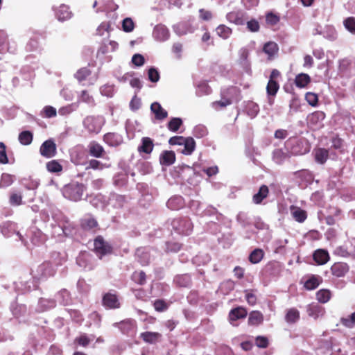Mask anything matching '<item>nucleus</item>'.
<instances>
[{
	"label": "nucleus",
	"instance_id": "1",
	"mask_svg": "<svg viewBox=\"0 0 355 355\" xmlns=\"http://www.w3.org/2000/svg\"><path fill=\"white\" fill-rule=\"evenodd\" d=\"M302 144V141L295 139L288 141L286 144V146L287 150H291L289 153L284 151L282 149L275 150L272 155L274 162L280 164L288 158L291 155H297L306 153L309 150L306 148L304 149L301 148L300 146Z\"/></svg>",
	"mask_w": 355,
	"mask_h": 355
},
{
	"label": "nucleus",
	"instance_id": "2",
	"mask_svg": "<svg viewBox=\"0 0 355 355\" xmlns=\"http://www.w3.org/2000/svg\"><path fill=\"white\" fill-rule=\"evenodd\" d=\"M85 190L83 184L72 182L63 187L62 194L65 198L76 202L82 198Z\"/></svg>",
	"mask_w": 355,
	"mask_h": 355
},
{
	"label": "nucleus",
	"instance_id": "3",
	"mask_svg": "<svg viewBox=\"0 0 355 355\" xmlns=\"http://www.w3.org/2000/svg\"><path fill=\"white\" fill-rule=\"evenodd\" d=\"M105 124V119L102 116H87L83 121L84 128L89 132L98 134Z\"/></svg>",
	"mask_w": 355,
	"mask_h": 355
},
{
	"label": "nucleus",
	"instance_id": "4",
	"mask_svg": "<svg viewBox=\"0 0 355 355\" xmlns=\"http://www.w3.org/2000/svg\"><path fill=\"white\" fill-rule=\"evenodd\" d=\"M17 50L15 42L10 41L7 34L3 31H0V53H15Z\"/></svg>",
	"mask_w": 355,
	"mask_h": 355
},
{
	"label": "nucleus",
	"instance_id": "5",
	"mask_svg": "<svg viewBox=\"0 0 355 355\" xmlns=\"http://www.w3.org/2000/svg\"><path fill=\"white\" fill-rule=\"evenodd\" d=\"M172 226L180 234H189L193 228L191 222L187 218L175 219L172 222Z\"/></svg>",
	"mask_w": 355,
	"mask_h": 355
},
{
	"label": "nucleus",
	"instance_id": "6",
	"mask_svg": "<svg viewBox=\"0 0 355 355\" xmlns=\"http://www.w3.org/2000/svg\"><path fill=\"white\" fill-rule=\"evenodd\" d=\"M94 250L96 254L101 258L111 252L110 246L105 243L102 237H97L94 241Z\"/></svg>",
	"mask_w": 355,
	"mask_h": 355
},
{
	"label": "nucleus",
	"instance_id": "7",
	"mask_svg": "<svg viewBox=\"0 0 355 355\" xmlns=\"http://www.w3.org/2000/svg\"><path fill=\"white\" fill-rule=\"evenodd\" d=\"M325 118V114L323 112L316 111L309 115L307 121L308 124L313 129H318L322 126L323 120Z\"/></svg>",
	"mask_w": 355,
	"mask_h": 355
},
{
	"label": "nucleus",
	"instance_id": "8",
	"mask_svg": "<svg viewBox=\"0 0 355 355\" xmlns=\"http://www.w3.org/2000/svg\"><path fill=\"white\" fill-rule=\"evenodd\" d=\"M40 153L42 156L50 158L53 157L56 153V146L54 141L49 139L44 141L40 148Z\"/></svg>",
	"mask_w": 355,
	"mask_h": 355
},
{
	"label": "nucleus",
	"instance_id": "9",
	"mask_svg": "<svg viewBox=\"0 0 355 355\" xmlns=\"http://www.w3.org/2000/svg\"><path fill=\"white\" fill-rule=\"evenodd\" d=\"M53 9L55 11L56 18L60 21L69 20L72 17V12L69 8L64 4H62L58 8L53 7Z\"/></svg>",
	"mask_w": 355,
	"mask_h": 355
},
{
	"label": "nucleus",
	"instance_id": "10",
	"mask_svg": "<svg viewBox=\"0 0 355 355\" xmlns=\"http://www.w3.org/2000/svg\"><path fill=\"white\" fill-rule=\"evenodd\" d=\"M169 31L165 26L159 24L154 28L153 37L155 40L164 42L169 38Z\"/></svg>",
	"mask_w": 355,
	"mask_h": 355
},
{
	"label": "nucleus",
	"instance_id": "11",
	"mask_svg": "<svg viewBox=\"0 0 355 355\" xmlns=\"http://www.w3.org/2000/svg\"><path fill=\"white\" fill-rule=\"evenodd\" d=\"M226 18L230 23L243 25L245 21V14L241 10H233L227 14Z\"/></svg>",
	"mask_w": 355,
	"mask_h": 355
},
{
	"label": "nucleus",
	"instance_id": "12",
	"mask_svg": "<svg viewBox=\"0 0 355 355\" xmlns=\"http://www.w3.org/2000/svg\"><path fill=\"white\" fill-rule=\"evenodd\" d=\"M279 88V85L278 83L275 80H269L267 87L266 91L268 94V103L269 105H272L274 103V97L275 96L277 92H278Z\"/></svg>",
	"mask_w": 355,
	"mask_h": 355
},
{
	"label": "nucleus",
	"instance_id": "13",
	"mask_svg": "<svg viewBox=\"0 0 355 355\" xmlns=\"http://www.w3.org/2000/svg\"><path fill=\"white\" fill-rule=\"evenodd\" d=\"M247 311L243 307H237L230 311L229 313V320L230 323L236 326L237 325L234 322L241 318H244L247 315Z\"/></svg>",
	"mask_w": 355,
	"mask_h": 355
},
{
	"label": "nucleus",
	"instance_id": "14",
	"mask_svg": "<svg viewBox=\"0 0 355 355\" xmlns=\"http://www.w3.org/2000/svg\"><path fill=\"white\" fill-rule=\"evenodd\" d=\"M263 51L268 56L269 60H272L278 53L279 46L274 42H268L263 45Z\"/></svg>",
	"mask_w": 355,
	"mask_h": 355
},
{
	"label": "nucleus",
	"instance_id": "15",
	"mask_svg": "<svg viewBox=\"0 0 355 355\" xmlns=\"http://www.w3.org/2000/svg\"><path fill=\"white\" fill-rule=\"evenodd\" d=\"M103 305L108 309H116L120 306L118 297L114 294L107 293L103 299Z\"/></svg>",
	"mask_w": 355,
	"mask_h": 355
},
{
	"label": "nucleus",
	"instance_id": "16",
	"mask_svg": "<svg viewBox=\"0 0 355 355\" xmlns=\"http://www.w3.org/2000/svg\"><path fill=\"white\" fill-rule=\"evenodd\" d=\"M150 110L155 114V117L157 120L162 121L168 116L167 112L157 102L151 104Z\"/></svg>",
	"mask_w": 355,
	"mask_h": 355
},
{
	"label": "nucleus",
	"instance_id": "17",
	"mask_svg": "<svg viewBox=\"0 0 355 355\" xmlns=\"http://www.w3.org/2000/svg\"><path fill=\"white\" fill-rule=\"evenodd\" d=\"M104 141L110 146H117L123 142V139L119 134L110 132L104 135Z\"/></svg>",
	"mask_w": 355,
	"mask_h": 355
},
{
	"label": "nucleus",
	"instance_id": "18",
	"mask_svg": "<svg viewBox=\"0 0 355 355\" xmlns=\"http://www.w3.org/2000/svg\"><path fill=\"white\" fill-rule=\"evenodd\" d=\"M348 270L347 265L344 263H336L331 268L332 274L338 277H343Z\"/></svg>",
	"mask_w": 355,
	"mask_h": 355
},
{
	"label": "nucleus",
	"instance_id": "19",
	"mask_svg": "<svg viewBox=\"0 0 355 355\" xmlns=\"http://www.w3.org/2000/svg\"><path fill=\"white\" fill-rule=\"evenodd\" d=\"M161 164L170 166L173 164L175 161V153L170 150H165L161 155L159 157Z\"/></svg>",
	"mask_w": 355,
	"mask_h": 355
},
{
	"label": "nucleus",
	"instance_id": "20",
	"mask_svg": "<svg viewBox=\"0 0 355 355\" xmlns=\"http://www.w3.org/2000/svg\"><path fill=\"white\" fill-rule=\"evenodd\" d=\"M290 209L293 218L296 221L303 223L306 220L307 215L304 210L295 206H291Z\"/></svg>",
	"mask_w": 355,
	"mask_h": 355
},
{
	"label": "nucleus",
	"instance_id": "21",
	"mask_svg": "<svg viewBox=\"0 0 355 355\" xmlns=\"http://www.w3.org/2000/svg\"><path fill=\"white\" fill-rule=\"evenodd\" d=\"M307 313L309 316L316 319L324 315V309L318 304H310L307 307Z\"/></svg>",
	"mask_w": 355,
	"mask_h": 355
},
{
	"label": "nucleus",
	"instance_id": "22",
	"mask_svg": "<svg viewBox=\"0 0 355 355\" xmlns=\"http://www.w3.org/2000/svg\"><path fill=\"white\" fill-rule=\"evenodd\" d=\"M124 334L135 333V322L132 320H125L119 324H116Z\"/></svg>",
	"mask_w": 355,
	"mask_h": 355
},
{
	"label": "nucleus",
	"instance_id": "23",
	"mask_svg": "<svg viewBox=\"0 0 355 355\" xmlns=\"http://www.w3.org/2000/svg\"><path fill=\"white\" fill-rule=\"evenodd\" d=\"M181 153L186 155H191L196 148V142L192 137H187L182 145Z\"/></svg>",
	"mask_w": 355,
	"mask_h": 355
},
{
	"label": "nucleus",
	"instance_id": "24",
	"mask_svg": "<svg viewBox=\"0 0 355 355\" xmlns=\"http://www.w3.org/2000/svg\"><path fill=\"white\" fill-rule=\"evenodd\" d=\"M239 62L241 64V66L248 71L250 68V62L248 60V56H249V51L247 49L243 48L241 49L239 52Z\"/></svg>",
	"mask_w": 355,
	"mask_h": 355
},
{
	"label": "nucleus",
	"instance_id": "25",
	"mask_svg": "<svg viewBox=\"0 0 355 355\" xmlns=\"http://www.w3.org/2000/svg\"><path fill=\"white\" fill-rule=\"evenodd\" d=\"M311 82V77L304 73H299L295 78V84L299 88L306 87Z\"/></svg>",
	"mask_w": 355,
	"mask_h": 355
},
{
	"label": "nucleus",
	"instance_id": "26",
	"mask_svg": "<svg viewBox=\"0 0 355 355\" xmlns=\"http://www.w3.org/2000/svg\"><path fill=\"white\" fill-rule=\"evenodd\" d=\"M313 259L318 264L323 265L329 261V256L327 251L317 250L313 254Z\"/></svg>",
	"mask_w": 355,
	"mask_h": 355
},
{
	"label": "nucleus",
	"instance_id": "27",
	"mask_svg": "<svg viewBox=\"0 0 355 355\" xmlns=\"http://www.w3.org/2000/svg\"><path fill=\"white\" fill-rule=\"evenodd\" d=\"M89 153L92 156L95 157H101L103 155L104 149L102 146L96 142H92L89 145Z\"/></svg>",
	"mask_w": 355,
	"mask_h": 355
},
{
	"label": "nucleus",
	"instance_id": "28",
	"mask_svg": "<svg viewBox=\"0 0 355 355\" xmlns=\"http://www.w3.org/2000/svg\"><path fill=\"white\" fill-rule=\"evenodd\" d=\"M183 198L180 196L171 198L167 202V207L171 209H179L183 207Z\"/></svg>",
	"mask_w": 355,
	"mask_h": 355
},
{
	"label": "nucleus",
	"instance_id": "29",
	"mask_svg": "<svg viewBox=\"0 0 355 355\" xmlns=\"http://www.w3.org/2000/svg\"><path fill=\"white\" fill-rule=\"evenodd\" d=\"M153 146V141L150 138L144 137L141 140V146L139 148V150L148 154L152 152Z\"/></svg>",
	"mask_w": 355,
	"mask_h": 355
},
{
	"label": "nucleus",
	"instance_id": "30",
	"mask_svg": "<svg viewBox=\"0 0 355 355\" xmlns=\"http://www.w3.org/2000/svg\"><path fill=\"white\" fill-rule=\"evenodd\" d=\"M81 226L85 230H91L97 226V222L94 218L87 216L82 219Z\"/></svg>",
	"mask_w": 355,
	"mask_h": 355
},
{
	"label": "nucleus",
	"instance_id": "31",
	"mask_svg": "<svg viewBox=\"0 0 355 355\" xmlns=\"http://www.w3.org/2000/svg\"><path fill=\"white\" fill-rule=\"evenodd\" d=\"M141 337L146 343H154L161 338V334L157 332L146 331L142 333Z\"/></svg>",
	"mask_w": 355,
	"mask_h": 355
},
{
	"label": "nucleus",
	"instance_id": "32",
	"mask_svg": "<svg viewBox=\"0 0 355 355\" xmlns=\"http://www.w3.org/2000/svg\"><path fill=\"white\" fill-rule=\"evenodd\" d=\"M111 164L109 163H102L96 159H91L86 169L92 168L94 170H103L104 168H110Z\"/></svg>",
	"mask_w": 355,
	"mask_h": 355
},
{
	"label": "nucleus",
	"instance_id": "33",
	"mask_svg": "<svg viewBox=\"0 0 355 355\" xmlns=\"http://www.w3.org/2000/svg\"><path fill=\"white\" fill-rule=\"evenodd\" d=\"M263 320V315L259 311H252L250 313L248 322L252 325H258L262 322Z\"/></svg>",
	"mask_w": 355,
	"mask_h": 355
},
{
	"label": "nucleus",
	"instance_id": "34",
	"mask_svg": "<svg viewBox=\"0 0 355 355\" xmlns=\"http://www.w3.org/2000/svg\"><path fill=\"white\" fill-rule=\"evenodd\" d=\"M268 193V189L266 186L263 185L260 187L257 193L254 194L253 196V201L256 204L260 203Z\"/></svg>",
	"mask_w": 355,
	"mask_h": 355
},
{
	"label": "nucleus",
	"instance_id": "35",
	"mask_svg": "<svg viewBox=\"0 0 355 355\" xmlns=\"http://www.w3.org/2000/svg\"><path fill=\"white\" fill-rule=\"evenodd\" d=\"M174 31L178 35H184L192 32L191 28L184 22L179 23L173 26Z\"/></svg>",
	"mask_w": 355,
	"mask_h": 355
},
{
	"label": "nucleus",
	"instance_id": "36",
	"mask_svg": "<svg viewBox=\"0 0 355 355\" xmlns=\"http://www.w3.org/2000/svg\"><path fill=\"white\" fill-rule=\"evenodd\" d=\"M9 203L12 206H19L22 205V195L21 193L12 191L9 198Z\"/></svg>",
	"mask_w": 355,
	"mask_h": 355
},
{
	"label": "nucleus",
	"instance_id": "37",
	"mask_svg": "<svg viewBox=\"0 0 355 355\" xmlns=\"http://www.w3.org/2000/svg\"><path fill=\"white\" fill-rule=\"evenodd\" d=\"M328 151L323 148L318 149L315 153V161L319 164H324L328 158Z\"/></svg>",
	"mask_w": 355,
	"mask_h": 355
},
{
	"label": "nucleus",
	"instance_id": "38",
	"mask_svg": "<svg viewBox=\"0 0 355 355\" xmlns=\"http://www.w3.org/2000/svg\"><path fill=\"white\" fill-rule=\"evenodd\" d=\"M317 300L321 303L327 302L331 298V293L329 290L321 289L316 293Z\"/></svg>",
	"mask_w": 355,
	"mask_h": 355
},
{
	"label": "nucleus",
	"instance_id": "39",
	"mask_svg": "<svg viewBox=\"0 0 355 355\" xmlns=\"http://www.w3.org/2000/svg\"><path fill=\"white\" fill-rule=\"evenodd\" d=\"M320 282V277L313 276L306 281L304 287L308 290H313L319 286Z\"/></svg>",
	"mask_w": 355,
	"mask_h": 355
},
{
	"label": "nucleus",
	"instance_id": "40",
	"mask_svg": "<svg viewBox=\"0 0 355 355\" xmlns=\"http://www.w3.org/2000/svg\"><path fill=\"white\" fill-rule=\"evenodd\" d=\"M232 32V29L225 25H220L216 28L218 35L223 39L228 38L231 35Z\"/></svg>",
	"mask_w": 355,
	"mask_h": 355
},
{
	"label": "nucleus",
	"instance_id": "41",
	"mask_svg": "<svg viewBox=\"0 0 355 355\" xmlns=\"http://www.w3.org/2000/svg\"><path fill=\"white\" fill-rule=\"evenodd\" d=\"M263 257V252L261 249H256L251 252L249 257L250 261L252 263H257Z\"/></svg>",
	"mask_w": 355,
	"mask_h": 355
},
{
	"label": "nucleus",
	"instance_id": "42",
	"mask_svg": "<svg viewBox=\"0 0 355 355\" xmlns=\"http://www.w3.org/2000/svg\"><path fill=\"white\" fill-rule=\"evenodd\" d=\"M38 272L41 276L47 277L53 275L52 266L49 263H44L38 267Z\"/></svg>",
	"mask_w": 355,
	"mask_h": 355
},
{
	"label": "nucleus",
	"instance_id": "43",
	"mask_svg": "<svg viewBox=\"0 0 355 355\" xmlns=\"http://www.w3.org/2000/svg\"><path fill=\"white\" fill-rule=\"evenodd\" d=\"M33 140V135L29 131H24L19 135V141L22 145H29Z\"/></svg>",
	"mask_w": 355,
	"mask_h": 355
},
{
	"label": "nucleus",
	"instance_id": "44",
	"mask_svg": "<svg viewBox=\"0 0 355 355\" xmlns=\"http://www.w3.org/2000/svg\"><path fill=\"white\" fill-rule=\"evenodd\" d=\"M46 168L50 173H59L62 171V166L56 160H51L46 163Z\"/></svg>",
	"mask_w": 355,
	"mask_h": 355
},
{
	"label": "nucleus",
	"instance_id": "45",
	"mask_svg": "<svg viewBox=\"0 0 355 355\" xmlns=\"http://www.w3.org/2000/svg\"><path fill=\"white\" fill-rule=\"evenodd\" d=\"M299 318L300 313L294 308L289 309L286 315V320L288 322H295L298 320Z\"/></svg>",
	"mask_w": 355,
	"mask_h": 355
},
{
	"label": "nucleus",
	"instance_id": "46",
	"mask_svg": "<svg viewBox=\"0 0 355 355\" xmlns=\"http://www.w3.org/2000/svg\"><path fill=\"white\" fill-rule=\"evenodd\" d=\"M14 182V178L12 175L8 174V173H3L1 175V180H0V187L6 188L9 186H10L12 182Z\"/></svg>",
	"mask_w": 355,
	"mask_h": 355
},
{
	"label": "nucleus",
	"instance_id": "47",
	"mask_svg": "<svg viewBox=\"0 0 355 355\" xmlns=\"http://www.w3.org/2000/svg\"><path fill=\"white\" fill-rule=\"evenodd\" d=\"M182 124V121L180 118H173L168 123V128L172 132H176Z\"/></svg>",
	"mask_w": 355,
	"mask_h": 355
},
{
	"label": "nucleus",
	"instance_id": "48",
	"mask_svg": "<svg viewBox=\"0 0 355 355\" xmlns=\"http://www.w3.org/2000/svg\"><path fill=\"white\" fill-rule=\"evenodd\" d=\"M342 324L347 328H353L355 326V312L341 319Z\"/></svg>",
	"mask_w": 355,
	"mask_h": 355
},
{
	"label": "nucleus",
	"instance_id": "49",
	"mask_svg": "<svg viewBox=\"0 0 355 355\" xmlns=\"http://www.w3.org/2000/svg\"><path fill=\"white\" fill-rule=\"evenodd\" d=\"M248 114L251 117H254L259 112V108L257 104L254 102H249L246 105Z\"/></svg>",
	"mask_w": 355,
	"mask_h": 355
},
{
	"label": "nucleus",
	"instance_id": "50",
	"mask_svg": "<svg viewBox=\"0 0 355 355\" xmlns=\"http://www.w3.org/2000/svg\"><path fill=\"white\" fill-rule=\"evenodd\" d=\"M345 28L352 34H355V17H349L343 21Z\"/></svg>",
	"mask_w": 355,
	"mask_h": 355
},
{
	"label": "nucleus",
	"instance_id": "51",
	"mask_svg": "<svg viewBox=\"0 0 355 355\" xmlns=\"http://www.w3.org/2000/svg\"><path fill=\"white\" fill-rule=\"evenodd\" d=\"M41 114L46 118L55 117L57 115V110L52 106L46 105L42 109Z\"/></svg>",
	"mask_w": 355,
	"mask_h": 355
},
{
	"label": "nucleus",
	"instance_id": "52",
	"mask_svg": "<svg viewBox=\"0 0 355 355\" xmlns=\"http://www.w3.org/2000/svg\"><path fill=\"white\" fill-rule=\"evenodd\" d=\"M129 77H130V76L126 75L121 79V81H123V82L128 81L132 87L137 88V89H139L141 87V84L139 79L137 78H132V77L130 78H129Z\"/></svg>",
	"mask_w": 355,
	"mask_h": 355
},
{
	"label": "nucleus",
	"instance_id": "53",
	"mask_svg": "<svg viewBox=\"0 0 355 355\" xmlns=\"http://www.w3.org/2000/svg\"><path fill=\"white\" fill-rule=\"evenodd\" d=\"M175 282L180 286H187L190 284L191 278L187 275H182L177 276L175 279Z\"/></svg>",
	"mask_w": 355,
	"mask_h": 355
},
{
	"label": "nucleus",
	"instance_id": "54",
	"mask_svg": "<svg viewBox=\"0 0 355 355\" xmlns=\"http://www.w3.org/2000/svg\"><path fill=\"white\" fill-rule=\"evenodd\" d=\"M324 36L329 40H335L338 34L336 29L332 26H327L324 32Z\"/></svg>",
	"mask_w": 355,
	"mask_h": 355
},
{
	"label": "nucleus",
	"instance_id": "55",
	"mask_svg": "<svg viewBox=\"0 0 355 355\" xmlns=\"http://www.w3.org/2000/svg\"><path fill=\"white\" fill-rule=\"evenodd\" d=\"M193 135L197 138H202L207 135V130L202 125H196L193 131Z\"/></svg>",
	"mask_w": 355,
	"mask_h": 355
},
{
	"label": "nucleus",
	"instance_id": "56",
	"mask_svg": "<svg viewBox=\"0 0 355 355\" xmlns=\"http://www.w3.org/2000/svg\"><path fill=\"white\" fill-rule=\"evenodd\" d=\"M122 28L125 32L130 33L134 30L135 24L131 18H125L122 21Z\"/></svg>",
	"mask_w": 355,
	"mask_h": 355
},
{
	"label": "nucleus",
	"instance_id": "57",
	"mask_svg": "<svg viewBox=\"0 0 355 355\" xmlns=\"http://www.w3.org/2000/svg\"><path fill=\"white\" fill-rule=\"evenodd\" d=\"M118 49V43L115 41H110L107 45H105L104 47H101L99 49V52L102 53H106L107 52H112Z\"/></svg>",
	"mask_w": 355,
	"mask_h": 355
},
{
	"label": "nucleus",
	"instance_id": "58",
	"mask_svg": "<svg viewBox=\"0 0 355 355\" xmlns=\"http://www.w3.org/2000/svg\"><path fill=\"white\" fill-rule=\"evenodd\" d=\"M90 256L87 252H83L77 257V263L83 268H86L87 267V261L89 259Z\"/></svg>",
	"mask_w": 355,
	"mask_h": 355
},
{
	"label": "nucleus",
	"instance_id": "59",
	"mask_svg": "<svg viewBox=\"0 0 355 355\" xmlns=\"http://www.w3.org/2000/svg\"><path fill=\"white\" fill-rule=\"evenodd\" d=\"M234 287V282L231 280H227L226 282H223L220 286V292L223 294H226L230 291H232Z\"/></svg>",
	"mask_w": 355,
	"mask_h": 355
},
{
	"label": "nucleus",
	"instance_id": "60",
	"mask_svg": "<svg viewBox=\"0 0 355 355\" xmlns=\"http://www.w3.org/2000/svg\"><path fill=\"white\" fill-rule=\"evenodd\" d=\"M90 74V71L87 68V67H84V68H82L80 69H79L75 76L76 78V79L79 81V82H81L84 80L86 79V78Z\"/></svg>",
	"mask_w": 355,
	"mask_h": 355
},
{
	"label": "nucleus",
	"instance_id": "61",
	"mask_svg": "<svg viewBox=\"0 0 355 355\" xmlns=\"http://www.w3.org/2000/svg\"><path fill=\"white\" fill-rule=\"evenodd\" d=\"M211 92V89L206 83H200L198 85L196 94L198 96L209 94Z\"/></svg>",
	"mask_w": 355,
	"mask_h": 355
},
{
	"label": "nucleus",
	"instance_id": "62",
	"mask_svg": "<svg viewBox=\"0 0 355 355\" xmlns=\"http://www.w3.org/2000/svg\"><path fill=\"white\" fill-rule=\"evenodd\" d=\"M305 99L307 103L313 107L318 105V97L315 93L307 92L305 95Z\"/></svg>",
	"mask_w": 355,
	"mask_h": 355
},
{
	"label": "nucleus",
	"instance_id": "63",
	"mask_svg": "<svg viewBox=\"0 0 355 355\" xmlns=\"http://www.w3.org/2000/svg\"><path fill=\"white\" fill-rule=\"evenodd\" d=\"M101 94L107 97H111L113 96L114 89L113 85H105L100 88Z\"/></svg>",
	"mask_w": 355,
	"mask_h": 355
},
{
	"label": "nucleus",
	"instance_id": "64",
	"mask_svg": "<svg viewBox=\"0 0 355 355\" xmlns=\"http://www.w3.org/2000/svg\"><path fill=\"white\" fill-rule=\"evenodd\" d=\"M76 108L73 104L67 105L66 106L62 107L58 110V114L62 116H65L71 114L73 112Z\"/></svg>",
	"mask_w": 355,
	"mask_h": 355
}]
</instances>
